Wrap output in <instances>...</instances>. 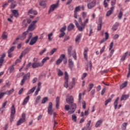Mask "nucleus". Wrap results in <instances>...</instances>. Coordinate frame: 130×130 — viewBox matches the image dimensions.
<instances>
[{
    "label": "nucleus",
    "instance_id": "obj_1",
    "mask_svg": "<svg viewBox=\"0 0 130 130\" xmlns=\"http://www.w3.org/2000/svg\"><path fill=\"white\" fill-rule=\"evenodd\" d=\"M73 50V47L72 46H70L68 48V53L69 57H71V56H73V58L77 60V53L76 52V50H74L72 51Z\"/></svg>",
    "mask_w": 130,
    "mask_h": 130
},
{
    "label": "nucleus",
    "instance_id": "obj_2",
    "mask_svg": "<svg viewBox=\"0 0 130 130\" xmlns=\"http://www.w3.org/2000/svg\"><path fill=\"white\" fill-rule=\"evenodd\" d=\"M36 23H37V20L32 21L30 24L28 26L27 31H34V29H36V27H37V25H36Z\"/></svg>",
    "mask_w": 130,
    "mask_h": 130
},
{
    "label": "nucleus",
    "instance_id": "obj_3",
    "mask_svg": "<svg viewBox=\"0 0 130 130\" xmlns=\"http://www.w3.org/2000/svg\"><path fill=\"white\" fill-rule=\"evenodd\" d=\"M16 114V108H15V105H12L11 108V114H10V121L11 122H13L14 120V117Z\"/></svg>",
    "mask_w": 130,
    "mask_h": 130
},
{
    "label": "nucleus",
    "instance_id": "obj_4",
    "mask_svg": "<svg viewBox=\"0 0 130 130\" xmlns=\"http://www.w3.org/2000/svg\"><path fill=\"white\" fill-rule=\"evenodd\" d=\"M58 8V2H57L56 4H52L50 6V8L48 11V14H50L52 13L54 11V10H56Z\"/></svg>",
    "mask_w": 130,
    "mask_h": 130
},
{
    "label": "nucleus",
    "instance_id": "obj_5",
    "mask_svg": "<svg viewBox=\"0 0 130 130\" xmlns=\"http://www.w3.org/2000/svg\"><path fill=\"white\" fill-rule=\"evenodd\" d=\"M64 87L65 88L69 87V74L68 72L66 71L64 72Z\"/></svg>",
    "mask_w": 130,
    "mask_h": 130
},
{
    "label": "nucleus",
    "instance_id": "obj_6",
    "mask_svg": "<svg viewBox=\"0 0 130 130\" xmlns=\"http://www.w3.org/2000/svg\"><path fill=\"white\" fill-rule=\"evenodd\" d=\"M25 121H26V114L23 113L21 115V118L18 121L17 125H20Z\"/></svg>",
    "mask_w": 130,
    "mask_h": 130
},
{
    "label": "nucleus",
    "instance_id": "obj_7",
    "mask_svg": "<svg viewBox=\"0 0 130 130\" xmlns=\"http://www.w3.org/2000/svg\"><path fill=\"white\" fill-rule=\"evenodd\" d=\"M96 6V0H92L90 3L87 4V7L88 10H91Z\"/></svg>",
    "mask_w": 130,
    "mask_h": 130
},
{
    "label": "nucleus",
    "instance_id": "obj_8",
    "mask_svg": "<svg viewBox=\"0 0 130 130\" xmlns=\"http://www.w3.org/2000/svg\"><path fill=\"white\" fill-rule=\"evenodd\" d=\"M29 79L30 78V73H27L26 74L24 75L22 79L21 80V82L20 83L21 86H23L24 84L25 83V81L27 80V79Z\"/></svg>",
    "mask_w": 130,
    "mask_h": 130
},
{
    "label": "nucleus",
    "instance_id": "obj_9",
    "mask_svg": "<svg viewBox=\"0 0 130 130\" xmlns=\"http://www.w3.org/2000/svg\"><path fill=\"white\" fill-rule=\"evenodd\" d=\"M66 57L65 54H61L59 58L56 61V66H59L61 62H62V59H64Z\"/></svg>",
    "mask_w": 130,
    "mask_h": 130
},
{
    "label": "nucleus",
    "instance_id": "obj_10",
    "mask_svg": "<svg viewBox=\"0 0 130 130\" xmlns=\"http://www.w3.org/2000/svg\"><path fill=\"white\" fill-rule=\"evenodd\" d=\"M76 108H77V105L76 104H73L71 105L70 110L68 112L69 114H73L76 111Z\"/></svg>",
    "mask_w": 130,
    "mask_h": 130
},
{
    "label": "nucleus",
    "instance_id": "obj_11",
    "mask_svg": "<svg viewBox=\"0 0 130 130\" xmlns=\"http://www.w3.org/2000/svg\"><path fill=\"white\" fill-rule=\"evenodd\" d=\"M41 67H42V65H41L40 62H35L31 64V68H32V69H37V68Z\"/></svg>",
    "mask_w": 130,
    "mask_h": 130
},
{
    "label": "nucleus",
    "instance_id": "obj_12",
    "mask_svg": "<svg viewBox=\"0 0 130 130\" xmlns=\"http://www.w3.org/2000/svg\"><path fill=\"white\" fill-rule=\"evenodd\" d=\"M37 40H38V36L33 37L29 42V45H34L37 42Z\"/></svg>",
    "mask_w": 130,
    "mask_h": 130
},
{
    "label": "nucleus",
    "instance_id": "obj_13",
    "mask_svg": "<svg viewBox=\"0 0 130 130\" xmlns=\"http://www.w3.org/2000/svg\"><path fill=\"white\" fill-rule=\"evenodd\" d=\"M89 23V18H87L85 20L83 23H80V25H81V29H82V31L83 30L85 29V27H86V25Z\"/></svg>",
    "mask_w": 130,
    "mask_h": 130
},
{
    "label": "nucleus",
    "instance_id": "obj_14",
    "mask_svg": "<svg viewBox=\"0 0 130 130\" xmlns=\"http://www.w3.org/2000/svg\"><path fill=\"white\" fill-rule=\"evenodd\" d=\"M52 103H49L48 107V113L50 114V115H52Z\"/></svg>",
    "mask_w": 130,
    "mask_h": 130
},
{
    "label": "nucleus",
    "instance_id": "obj_15",
    "mask_svg": "<svg viewBox=\"0 0 130 130\" xmlns=\"http://www.w3.org/2000/svg\"><path fill=\"white\" fill-rule=\"evenodd\" d=\"M89 50V49L88 48H85L84 49V52H83V56L84 59L88 61V51Z\"/></svg>",
    "mask_w": 130,
    "mask_h": 130
},
{
    "label": "nucleus",
    "instance_id": "obj_16",
    "mask_svg": "<svg viewBox=\"0 0 130 130\" xmlns=\"http://www.w3.org/2000/svg\"><path fill=\"white\" fill-rule=\"evenodd\" d=\"M66 102L68 104H73L74 103V97L71 95L69 98L66 99Z\"/></svg>",
    "mask_w": 130,
    "mask_h": 130
},
{
    "label": "nucleus",
    "instance_id": "obj_17",
    "mask_svg": "<svg viewBox=\"0 0 130 130\" xmlns=\"http://www.w3.org/2000/svg\"><path fill=\"white\" fill-rule=\"evenodd\" d=\"M80 6L76 7L74 10V18L75 19H78V12L80 11Z\"/></svg>",
    "mask_w": 130,
    "mask_h": 130
},
{
    "label": "nucleus",
    "instance_id": "obj_18",
    "mask_svg": "<svg viewBox=\"0 0 130 130\" xmlns=\"http://www.w3.org/2000/svg\"><path fill=\"white\" fill-rule=\"evenodd\" d=\"M74 23L78 28V31H80V32H82V25L80 24H79V23H78V21L77 20H74Z\"/></svg>",
    "mask_w": 130,
    "mask_h": 130
},
{
    "label": "nucleus",
    "instance_id": "obj_19",
    "mask_svg": "<svg viewBox=\"0 0 130 130\" xmlns=\"http://www.w3.org/2000/svg\"><path fill=\"white\" fill-rule=\"evenodd\" d=\"M11 13L12 15L15 17L18 18L19 17V12L17 10H11Z\"/></svg>",
    "mask_w": 130,
    "mask_h": 130
},
{
    "label": "nucleus",
    "instance_id": "obj_20",
    "mask_svg": "<svg viewBox=\"0 0 130 130\" xmlns=\"http://www.w3.org/2000/svg\"><path fill=\"white\" fill-rule=\"evenodd\" d=\"M69 67L71 71L73 70V68H74V62L72 59H69Z\"/></svg>",
    "mask_w": 130,
    "mask_h": 130
},
{
    "label": "nucleus",
    "instance_id": "obj_21",
    "mask_svg": "<svg viewBox=\"0 0 130 130\" xmlns=\"http://www.w3.org/2000/svg\"><path fill=\"white\" fill-rule=\"evenodd\" d=\"M28 34V30L24 31L20 37L21 40H24L26 39V36H27V35Z\"/></svg>",
    "mask_w": 130,
    "mask_h": 130
},
{
    "label": "nucleus",
    "instance_id": "obj_22",
    "mask_svg": "<svg viewBox=\"0 0 130 130\" xmlns=\"http://www.w3.org/2000/svg\"><path fill=\"white\" fill-rule=\"evenodd\" d=\"M9 73L10 74H12V73H14L15 72V65H12L10 66L9 67Z\"/></svg>",
    "mask_w": 130,
    "mask_h": 130
},
{
    "label": "nucleus",
    "instance_id": "obj_23",
    "mask_svg": "<svg viewBox=\"0 0 130 130\" xmlns=\"http://www.w3.org/2000/svg\"><path fill=\"white\" fill-rule=\"evenodd\" d=\"M128 55V51L126 52L124 54H123L121 58V61H124L125 60V58L126 56Z\"/></svg>",
    "mask_w": 130,
    "mask_h": 130
},
{
    "label": "nucleus",
    "instance_id": "obj_24",
    "mask_svg": "<svg viewBox=\"0 0 130 130\" xmlns=\"http://www.w3.org/2000/svg\"><path fill=\"white\" fill-rule=\"evenodd\" d=\"M29 99H30V96L28 95L27 97H26L24 99L23 102L22 103V105H25V104H27Z\"/></svg>",
    "mask_w": 130,
    "mask_h": 130
},
{
    "label": "nucleus",
    "instance_id": "obj_25",
    "mask_svg": "<svg viewBox=\"0 0 130 130\" xmlns=\"http://www.w3.org/2000/svg\"><path fill=\"white\" fill-rule=\"evenodd\" d=\"M129 97V94H124V95H122L121 96V101H125V100H126L127 99V98H128Z\"/></svg>",
    "mask_w": 130,
    "mask_h": 130
},
{
    "label": "nucleus",
    "instance_id": "obj_26",
    "mask_svg": "<svg viewBox=\"0 0 130 130\" xmlns=\"http://www.w3.org/2000/svg\"><path fill=\"white\" fill-rule=\"evenodd\" d=\"M118 100H119V97L117 98L114 103V109L115 110L117 109V105L118 104Z\"/></svg>",
    "mask_w": 130,
    "mask_h": 130
},
{
    "label": "nucleus",
    "instance_id": "obj_27",
    "mask_svg": "<svg viewBox=\"0 0 130 130\" xmlns=\"http://www.w3.org/2000/svg\"><path fill=\"white\" fill-rule=\"evenodd\" d=\"M118 26H119V23L118 22H116L115 25L112 26V30H113V31H116Z\"/></svg>",
    "mask_w": 130,
    "mask_h": 130
},
{
    "label": "nucleus",
    "instance_id": "obj_28",
    "mask_svg": "<svg viewBox=\"0 0 130 130\" xmlns=\"http://www.w3.org/2000/svg\"><path fill=\"white\" fill-rule=\"evenodd\" d=\"M103 122V119L99 120L95 123V127H99L100 126V124Z\"/></svg>",
    "mask_w": 130,
    "mask_h": 130
},
{
    "label": "nucleus",
    "instance_id": "obj_29",
    "mask_svg": "<svg viewBox=\"0 0 130 130\" xmlns=\"http://www.w3.org/2000/svg\"><path fill=\"white\" fill-rule=\"evenodd\" d=\"M75 28V25L73 23H71L68 27V31H72Z\"/></svg>",
    "mask_w": 130,
    "mask_h": 130
},
{
    "label": "nucleus",
    "instance_id": "obj_30",
    "mask_svg": "<svg viewBox=\"0 0 130 130\" xmlns=\"http://www.w3.org/2000/svg\"><path fill=\"white\" fill-rule=\"evenodd\" d=\"M36 89V86H34L27 92V95H30V94L34 93V91H35Z\"/></svg>",
    "mask_w": 130,
    "mask_h": 130
},
{
    "label": "nucleus",
    "instance_id": "obj_31",
    "mask_svg": "<svg viewBox=\"0 0 130 130\" xmlns=\"http://www.w3.org/2000/svg\"><path fill=\"white\" fill-rule=\"evenodd\" d=\"M127 86V82L125 81L120 86V90H122L123 88H125V87H126Z\"/></svg>",
    "mask_w": 130,
    "mask_h": 130
},
{
    "label": "nucleus",
    "instance_id": "obj_32",
    "mask_svg": "<svg viewBox=\"0 0 130 130\" xmlns=\"http://www.w3.org/2000/svg\"><path fill=\"white\" fill-rule=\"evenodd\" d=\"M100 24L98 25V31H100L102 28V20L100 19Z\"/></svg>",
    "mask_w": 130,
    "mask_h": 130
},
{
    "label": "nucleus",
    "instance_id": "obj_33",
    "mask_svg": "<svg viewBox=\"0 0 130 130\" xmlns=\"http://www.w3.org/2000/svg\"><path fill=\"white\" fill-rule=\"evenodd\" d=\"M28 14H31V15H37V11L32 10V9L29 10L28 12Z\"/></svg>",
    "mask_w": 130,
    "mask_h": 130
},
{
    "label": "nucleus",
    "instance_id": "obj_34",
    "mask_svg": "<svg viewBox=\"0 0 130 130\" xmlns=\"http://www.w3.org/2000/svg\"><path fill=\"white\" fill-rule=\"evenodd\" d=\"M14 89L13 88L12 89L5 91L4 93L5 95H11V94H13V93H14Z\"/></svg>",
    "mask_w": 130,
    "mask_h": 130
},
{
    "label": "nucleus",
    "instance_id": "obj_35",
    "mask_svg": "<svg viewBox=\"0 0 130 130\" xmlns=\"http://www.w3.org/2000/svg\"><path fill=\"white\" fill-rule=\"evenodd\" d=\"M49 60V57H46L45 58H43L41 62L42 67H43L44 63L47 61Z\"/></svg>",
    "mask_w": 130,
    "mask_h": 130
},
{
    "label": "nucleus",
    "instance_id": "obj_36",
    "mask_svg": "<svg viewBox=\"0 0 130 130\" xmlns=\"http://www.w3.org/2000/svg\"><path fill=\"white\" fill-rule=\"evenodd\" d=\"M57 75L59 77H62L63 76V72L59 69H57Z\"/></svg>",
    "mask_w": 130,
    "mask_h": 130
},
{
    "label": "nucleus",
    "instance_id": "obj_37",
    "mask_svg": "<svg viewBox=\"0 0 130 130\" xmlns=\"http://www.w3.org/2000/svg\"><path fill=\"white\" fill-rule=\"evenodd\" d=\"M110 0H104L103 2V5L104 8H108V2Z\"/></svg>",
    "mask_w": 130,
    "mask_h": 130
},
{
    "label": "nucleus",
    "instance_id": "obj_38",
    "mask_svg": "<svg viewBox=\"0 0 130 130\" xmlns=\"http://www.w3.org/2000/svg\"><path fill=\"white\" fill-rule=\"evenodd\" d=\"M40 6L42 7L43 9H45V8H46V3L44 2H40Z\"/></svg>",
    "mask_w": 130,
    "mask_h": 130
},
{
    "label": "nucleus",
    "instance_id": "obj_39",
    "mask_svg": "<svg viewBox=\"0 0 130 130\" xmlns=\"http://www.w3.org/2000/svg\"><path fill=\"white\" fill-rule=\"evenodd\" d=\"M28 52H29V49L28 48H26L21 52V53L23 55H26V54H27Z\"/></svg>",
    "mask_w": 130,
    "mask_h": 130
},
{
    "label": "nucleus",
    "instance_id": "obj_40",
    "mask_svg": "<svg viewBox=\"0 0 130 130\" xmlns=\"http://www.w3.org/2000/svg\"><path fill=\"white\" fill-rule=\"evenodd\" d=\"M52 36H53V33H52V32H51L48 35V39L49 41H52V38H51V37H52Z\"/></svg>",
    "mask_w": 130,
    "mask_h": 130
},
{
    "label": "nucleus",
    "instance_id": "obj_41",
    "mask_svg": "<svg viewBox=\"0 0 130 130\" xmlns=\"http://www.w3.org/2000/svg\"><path fill=\"white\" fill-rule=\"evenodd\" d=\"M47 101H48V98L45 97L42 99L41 103H42V104H44L46 103V102H47Z\"/></svg>",
    "mask_w": 130,
    "mask_h": 130
},
{
    "label": "nucleus",
    "instance_id": "obj_42",
    "mask_svg": "<svg viewBox=\"0 0 130 130\" xmlns=\"http://www.w3.org/2000/svg\"><path fill=\"white\" fill-rule=\"evenodd\" d=\"M41 99V96L40 95L38 96L35 100V102L37 104H38L39 103V102L40 101V100Z\"/></svg>",
    "mask_w": 130,
    "mask_h": 130
},
{
    "label": "nucleus",
    "instance_id": "obj_43",
    "mask_svg": "<svg viewBox=\"0 0 130 130\" xmlns=\"http://www.w3.org/2000/svg\"><path fill=\"white\" fill-rule=\"evenodd\" d=\"M88 86H89V88L87 89V90L88 91V92H90V91H91V90H92V88L94 87V84L93 83L89 84Z\"/></svg>",
    "mask_w": 130,
    "mask_h": 130
},
{
    "label": "nucleus",
    "instance_id": "obj_44",
    "mask_svg": "<svg viewBox=\"0 0 130 130\" xmlns=\"http://www.w3.org/2000/svg\"><path fill=\"white\" fill-rule=\"evenodd\" d=\"M67 30V25H64L63 27H61L59 30L60 32H64V31Z\"/></svg>",
    "mask_w": 130,
    "mask_h": 130
},
{
    "label": "nucleus",
    "instance_id": "obj_45",
    "mask_svg": "<svg viewBox=\"0 0 130 130\" xmlns=\"http://www.w3.org/2000/svg\"><path fill=\"white\" fill-rule=\"evenodd\" d=\"M81 37H82V35H81V34H79L78 36H77L76 39H75L76 42H78V41H79V40H80L81 39Z\"/></svg>",
    "mask_w": 130,
    "mask_h": 130
},
{
    "label": "nucleus",
    "instance_id": "obj_46",
    "mask_svg": "<svg viewBox=\"0 0 130 130\" xmlns=\"http://www.w3.org/2000/svg\"><path fill=\"white\" fill-rule=\"evenodd\" d=\"M116 5V0H112L111 2V7H114Z\"/></svg>",
    "mask_w": 130,
    "mask_h": 130
},
{
    "label": "nucleus",
    "instance_id": "obj_47",
    "mask_svg": "<svg viewBox=\"0 0 130 130\" xmlns=\"http://www.w3.org/2000/svg\"><path fill=\"white\" fill-rule=\"evenodd\" d=\"M31 67V62H29L26 66V67L24 68V71H27V70H29V68Z\"/></svg>",
    "mask_w": 130,
    "mask_h": 130
},
{
    "label": "nucleus",
    "instance_id": "obj_48",
    "mask_svg": "<svg viewBox=\"0 0 130 130\" xmlns=\"http://www.w3.org/2000/svg\"><path fill=\"white\" fill-rule=\"evenodd\" d=\"M111 100H112V99H108V100H107L105 102V105L106 106L108 104V103H110V102H111Z\"/></svg>",
    "mask_w": 130,
    "mask_h": 130
},
{
    "label": "nucleus",
    "instance_id": "obj_49",
    "mask_svg": "<svg viewBox=\"0 0 130 130\" xmlns=\"http://www.w3.org/2000/svg\"><path fill=\"white\" fill-rule=\"evenodd\" d=\"M56 50L57 49L56 48H53L52 50H51L50 52V55H52V54H53V53H54Z\"/></svg>",
    "mask_w": 130,
    "mask_h": 130
},
{
    "label": "nucleus",
    "instance_id": "obj_50",
    "mask_svg": "<svg viewBox=\"0 0 130 130\" xmlns=\"http://www.w3.org/2000/svg\"><path fill=\"white\" fill-rule=\"evenodd\" d=\"M127 126V122H124L122 124V127H124V129H126V126Z\"/></svg>",
    "mask_w": 130,
    "mask_h": 130
},
{
    "label": "nucleus",
    "instance_id": "obj_51",
    "mask_svg": "<svg viewBox=\"0 0 130 130\" xmlns=\"http://www.w3.org/2000/svg\"><path fill=\"white\" fill-rule=\"evenodd\" d=\"M14 50H15V47L14 46H13L12 47H11L10 48V49L8 50V52H13V51H14Z\"/></svg>",
    "mask_w": 130,
    "mask_h": 130
},
{
    "label": "nucleus",
    "instance_id": "obj_52",
    "mask_svg": "<svg viewBox=\"0 0 130 130\" xmlns=\"http://www.w3.org/2000/svg\"><path fill=\"white\" fill-rule=\"evenodd\" d=\"M16 6H17V5H16V4L12 3V4H11L10 9H11V10H13V9H15V8H16Z\"/></svg>",
    "mask_w": 130,
    "mask_h": 130
},
{
    "label": "nucleus",
    "instance_id": "obj_53",
    "mask_svg": "<svg viewBox=\"0 0 130 130\" xmlns=\"http://www.w3.org/2000/svg\"><path fill=\"white\" fill-rule=\"evenodd\" d=\"M4 61H5V59H2L0 58V68H2V66L4 64Z\"/></svg>",
    "mask_w": 130,
    "mask_h": 130
},
{
    "label": "nucleus",
    "instance_id": "obj_54",
    "mask_svg": "<svg viewBox=\"0 0 130 130\" xmlns=\"http://www.w3.org/2000/svg\"><path fill=\"white\" fill-rule=\"evenodd\" d=\"M60 32L61 33L59 35V38H62V37H63V36H64V35H66V32Z\"/></svg>",
    "mask_w": 130,
    "mask_h": 130
},
{
    "label": "nucleus",
    "instance_id": "obj_55",
    "mask_svg": "<svg viewBox=\"0 0 130 130\" xmlns=\"http://www.w3.org/2000/svg\"><path fill=\"white\" fill-rule=\"evenodd\" d=\"M64 109L67 111H69L70 110V106L69 105H66L64 107Z\"/></svg>",
    "mask_w": 130,
    "mask_h": 130
},
{
    "label": "nucleus",
    "instance_id": "obj_56",
    "mask_svg": "<svg viewBox=\"0 0 130 130\" xmlns=\"http://www.w3.org/2000/svg\"><path fill=\"white\" fill-rule=\"evenodd\" d=\"M106 91V88L105 87L102 90V91H101V95H102V96H103V95H104V93H105Z\"/></svg>",
    "mask_w": 130,
    "mask_h": 130
},
{
    "label": "nucleus",
    "instance_id": "obj_57",
    "mask_svg": "<svg viewBox=\"0 0 130 130\" xmlns=\"http://www.w3.org/2000/svg\"><path fill=\"white\" fill-rule=\"evenodd\" d=\"M112 14V12H111V11L109 10L106 13V16L107 17H109V16H110Z\"/></svg>",
    "mask_w": 130,
    "mask_h": 130
},
{
    "label": "nucleus",
    "instance_id": "obj_58",
    "mask_svg": "<svg viewBox=\"0 0 130 130\" xmlns=\"http://www.w3.org/2000/svg\"><path fill=\"white\" fill-rule=\"evenodd\" d=\"M72 119L74 120L75 122L77 121V116H76V115H72Z\"/></svg>",
    "mask_w": 130,
    "mask_h": 130
},
{
    "label": "nucleus",
    "instance_id": "obj_59",
    "mask_svg": "<svg viewBox=\"0 0 130 130\" xmlns=\"http://www.w3.org/2000/svg\"><path fill=\"white\" fill-rule=\"evenodd\" d=\"M70 39V36H66L63 40V42H66V41H68V40H69Z\"/></svg>",
    "mask_w": 130,
    "mask_h": 130
},
{
    "label": "nucleus",
    "instance_id": "obj_60",
    "mask_svg": "<svg viewBox=\"0 0 130 130\" xmlns=\"http://www.w3.org/2000/svg\"><path fill=\"white\" fill-rule=\"evenodd\" d=\"M82 104V108H83V109H86V102L83 101Z\"/></svg>",
    "mask_w": 130,
    "mask_h": 130
},
{
    "label": "nucleus",
    "instance_id": "obj_61",
    "mask_svg": "<svg viewBox=\"0 0 130 130\" xmlns=\"http://www.w3.org/2000/svg\"><path fill=\"white\" fill-rule=\"evenodd\" d=\"M79 103H81V100H82V93H80L79 94Z\"/></svg>",
    "mask_w": 130,
    "mask_h": 130
},
{
    "label": "nucleus",
    "instance_id": "obj_62",
    "mask_svg": "<svg viewBox=\"0 0 130 130\" xmlns=\"http://www.w3.org/2000/svg\"><path fill=\"white\" fill-rule=\"evenodd\" d=\"M45 51H46V48H44L43 50H42L39 53L40 55H42L44 53V52H45Z\"/></svg>",
    "mask_w": 130,
    "mask_h": 130
},
{
    "label": "nucleus",
    "instance_id": "obj_63",
    "mask_svg": "<svg viewBox=\"0 0 130 130\" xmlns=\"http://www.w3.org/2000/svg\"><path fill=\"white\" fill-rule=\"evenodd\" d=\"M129 76H130V64H129L128 65V72L127 75V78H129Z\"/></svg>",
    "mask_w": 130,
    "mask_h": 130
},
{
    "label": "nucleus",
    "instance_id": "obj_64",
    "mask_svg": "<svg viewBox=\"0 0 130 130\" xmlns=\"http://www.w3.org/2000/svg\"><path fill=\"white\" fill-rule=\"evenodd\" d=\"M112 47H113V42H112L110 43V47H109V50H111V49H112Z\"/></svg>",
    "mask_w": 130,
    "mask_h": 130
}]
</instances>
